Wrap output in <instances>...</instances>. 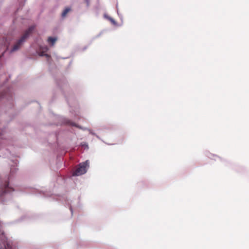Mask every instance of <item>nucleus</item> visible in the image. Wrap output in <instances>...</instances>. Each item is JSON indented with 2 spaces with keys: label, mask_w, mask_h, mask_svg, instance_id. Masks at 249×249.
Here are the masks:
<instances>
[{
  "label": "nucleus",
  "mask_w": 249,
  "mask_h": 249,
  "mask_svg": "<svg viewBox=\"0 0 249 249\" xmlns=\"http://www.w3.org/2000/svg\"><path fill=\"white\" fill-rule=\"evenodd\" d=\"M14 191V190L9 186L8 182H5L1 184L0 186V200L3 203H5L7 200L11 198V193Z\"/></svg>",
  "instance_id": "nucleus-1"
},
{
  "label": "nucleus",
  "mask_w": 249,
  "mask_h": 249,
  "mask_svg": "<svg viewBox=\"0 0 249 249\" xmlns=\"http://www.w3.org/2000/svg\"><path fill=\"white\" fill-rule=\"evenodd\" d=\"M34 29V26L29 27L28 29L25 31L24 34L21 36V37L17 40L12 48L10 50V53H12L18 50L25 42L27 38H28Z\"/></svg>",
  "instance_id": "nucleus-2"
},
{
  "label": "nucleus",
  "mask_w": 249,
  "mask_h": 249,
  "mask_svg": "<svg viewBox=\"0 0 249 249\" xmlns=\"http://www.w3.org/2000/svg\"><path fill=\"white\" fill-rule=\"evenodd\" d=\"M89 167V161L87 160L84 162H81L78 164L75 170L73 173V176H79L85 174L88 169Z\"/></svg>",
  "instance_id": "nucleus-3"
},
{
  "label": "nucleus",
  "mask_w": 249,
  "mask_h": 249,
  "mask_svg": "<svg viewBox=\"0 0 249 249\" xmlns=\"http://www.w3.org/2000/svg\"><path fill=\"white\" fill-rule=\"evenodd\" d=\"M117 18H114L112 17H104L105 18L109 21L115 27H119L123 24V18L122 17H117Z\"/></svg>",
  "instance_id": "nucleus-4"
},
{
  "label": "nucleus",
  "mask_w": 249,
  "mask_h": 249,
  "mask_svg": "<svg viewBox=\"0 0 249 249\" xmlns=\"http://www.w3.org/2000/svg\"><path fill=\"white\" fill-rule=\"evenodd\" d=\"M65 123L68 124V125H71V126H75V127H77L78 128H79L80 129H82L83 130H86L87 128H83L82 127H81L80 126L76 124L75 123L71 122V121L69 120H68V119H66L65 121ZM88 130V129H87ZM88 131H89V133L93 135H94L97 138H98V139H100L99 137L96 135L94 132H93V131L91 130V129H88Z\"/></svg>",
  "instance_id": "nucleus-5"
},
{
  "label": "nucleus",
  "mask_w": 249,
  "mask_h": 249,
  "mask_svg": "<svg viewBox=\"0 0 249 249\" xmlns=\"http://www.w3.org/2000/svg\"><path fill=\"white\" fill-rule=\"evenodd\" d=\"M48 50V47L46 45L40 46L38 52V55L41 56H45L49 59L50 58V56L48 54L46 53Z\"/></svg>",
  "instance_id": "nucleus-6"
},
{
  "label": "nucleus",
  "mask_w": 249,
  "mask_h": 249,
  "mask_svg": "<svg viewBox=\"0 0 249 249\" xmlns=\"http://www.w3.org/2000/svg\"><path fill=\"white\" fill-rule=\"evenodd\" d=\"M204 153H205V155L206 156H207L209 158L211 159L212 160H219L223 162H224L226 161L225 160L222 159L219 156H218L216 155L212 154V153H210L209 151H206Z\"/></svg>",
  "instance_id": "nucleus-7"
},
{
  "label": "nucleus",
  "mask_w": 249,
  "mask_h": 249,
  "mask_svg": "<svg viewBox=\"0 0 249 249\" xmlns=\"http://www.w3.org/2000/svg\"><path fill=\"white\" fill-rule=\"evenodd\" d=\"M57 38L56 37H49L48 38L47 41L48 43L50 44L51 46H53L56 41Z\"/></svg>",
  "instance_id": "nucleus-8"
},
{
  "label": "nucleus",
  "mask_w": 249,
  "mask_h": 249,
  "mask_svg": "<svg viewBox=\"0 0 249 249\" xmlns=\"http://www.w3.org/2000/svg\"><path fill=\"white\" fill-rule=\"evenodd\" d=\"M71 10V8L69 7L66 8L63 11L61 16H66L68 13Z\"/></svg>",
  "instance_id": "nucleus-9"
},
{
  "label": "nucleus",
  "mask_w": 249,
  "mask_h": 249,
  "mask_svg": "<svg viewBox=\"0 0 249 249\" xmlns=\"http://www.w3.org/2000/svg\"><path fill=\"white\" fill-rule=\"evenodd\" d=\"M4 46H6V50L8 49V47H7V45L9 43L8 40L7 39H6L5 42H4Z\"/></svg>",
  "instance_id": "nucleus-10"
},
{
  "label": "nucleus",
  "mask_w": 249,
  "mask_h": 249,
  "mask_svg": "<svg viewBox=\"0 0 249 249\" xmlns=\"http://www.w3.org/2000/svg\"><path fill=\"white\" fill-rule=\"evenodd\" d=\"M16 170H17V168L16 167H15V166L13 167V168H11V171H10L11 172V174H12L14 172V170L16 171Z\"/></svg>",
  "instance_id": "nucleus-11"
},
{
  "label": "nucleus",
  "mask_w": 249,
  "mask_h": 249,
  "mask_svg": "<svg viewBox=\"0 0 249 249\" xmlns=\"http://www.w3.org/2000/svg\"><path fill=\"white\" fill-rule=\"evenodd\" d=\"M82 146H84V147H85V148H87V149L88 148V144H83V145H82Z\"/></svg>",
  "instance_id": "nucleus-12"
},
{
  "label": "nucleus",
  "mask_w": 249,
  "mask_h": 249,
  "mask_svg": "<svg viewBox=\"0 0 249 249\" xmlns=\"http://www.w3.org/2000/svg\"><path fill=\"white\" fill-rule=\"evenodd\" d=\"M70 210L71 211V214L73 213V211L71 206L70 207Z\"/></svg>",
  "instance_id": "nucleus-13"
},
{
  "label": "nucleus",
  "mask_w": 249,
  "mask_h": 249,
  "mask_svg": "<svg viewBox=\"0 0 249 249\" xmlns=\"http://www.w3.org/2000/svg\"><path fill=\"white\" fill-rule=\"evenodd\" d=\"M5 53V52H3V53H2V55H3V54H4Z\"/></svg>",
  "instance_id": "nucleus-14"
},
{
  "label": "nucleus",
  "mask_w": 249,
  "mask_h": 249,
  "mask_svg": "<svg viewBox=\"0 0 249 249\" xmlns=\"http://www.w3.org/2000/svg\"><path fill=\"white\" fill-rule=\"evenodd\" d=\"M1 57V56H0V57Z\"/></svg>",
  "instance_id": "nucleus-15"
}]
</instances>
